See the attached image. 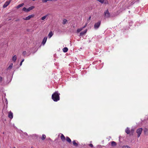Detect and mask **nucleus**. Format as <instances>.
Here are the masks:
<instances>
[{"label":"nucleus","mask_w":148,"mask_h":148,"mask_svg":"<svg viewBox=\"0 0 148 148\" xmlns=\"http://www.w3.org/2000/svg\"><path fill=\"white\" fill-rule=\"evenodd\" d=\"M67 22V20L66 19H64L63 20L62 24L63 25H65Z\"/></svg>","instance_id":"obj_15"},{"label":"nucleus","mask_w":148,"mask_h":148,"mask_svg":"<svg viewBox=\"0 0 148 148\" xmlns=\"http://www.w3.org/2000/svg\"><path fill=\"white\" fill-rule=\"evenodd\" d=\"M47 37H44V38H43V40L42 41V44L43 45H44L45 44V43L47 41Z\"/></svg>","instance_id":"obj_9"},{"label":"nucleus","mask_w":148,"mask_h":148,"mask_svg":"<svg viewBox=\"0 0 148 148\" xmlns=\"http://www.w3.org/2000/svg\"><path fill=\"white\" fill-rule=\"evenodd\" d=\"M63 51L64 52H66L68 51V49L67 47H64L62 49Z\"/></svg>","instance_id":"obj_13"},{"label":"nucleus","mask_w":148,"mask_h":148,"mask_svg":"<svg viewBox=\"0 0 148 148\" xmlns=\"http://www.w3.org/2000/svg\"><path fill=\"white\" fill-rule=\"evenodd\" d=\"M99 1L101 4L104 3V4H107L108 3V0H96Z\"/></svg>","instance_id":"obj_4"},{"label":"nucleus","mask_w":148,"mask_h":148,"mask_svg":"<svg viewBox=\"0 0 148 148\" xmlns=\"http://www.w3.org/2000/svg\"><path fill=\"white\" fill-rule=\"evenodd\" d=\"M61 140L63 141H64L65 140V138L64 136L62 134H61Z\"/></svg>","instance_id":"obj_11"},{"label":"nucleus","mask_w":148,"mask_h":148,"mask_svg":"<svg viewBox=\"0 0 148 148\" xmlns=\"http://www.w3.org/2000/svg\"><path fill=\"white\" fill-rule=\"evenodd\" d=\"M125 132L127 134H128L130 133V130L128 128H127L125 130Z\"/></svg>","instance_id":"obj_17"},{"label":"nucleus","mask_w":148,"mask_h":148,"mask_svg":"<svg viewBox=\"0 0 148 148\" xmlns=\"http://www.w3.org/2000/svg\"><path fill=\"white\" fill-rule=\"evenodd\" d=\"M51 0H42V2H43L45 3V2H47V1H51Z\"/></svg>","instance_id":"obj_30"},{"label":"nucleus","mask_w":148,"mask_h":148,"mask_svg":"<svg viewBox=\"0 0 148 148\" xmlns=\"http://www.w3.org/2000/svg\"><path fill=\"white\" fill-rule=\"evenodd\" d=\"M46 138V136L45 135V134H42V136L41 137V139L42 140H44L45 138Z\"/></svg>","instance_id":"obj_20"},{"label":"nucleus","mask_w":148,"mask_h":148,"mask_svg":"<svg viewBox=\"0 0 148 148\" xmlns=\"http://www.w3.org/2000/svg\"><path fill=\"white\" fill-rule=\"evenodd\" d=\"M73 145L76 147L78 145V144L75 142V140H74L72 142Z\"/></svg>","instance_id":"obj_14"},{"label":"nucleus","mask_w":148,"mask_h":148,"mask_svg":"<svg viewBox=\"0 0 148 148\" xmlns=\"http://www.w3.org/2000/svg\"><path fill=\"white\" fill-rule=\"evenodd\" d=\"M87 32V30H86L85 31H84V32H81L80 33V34L81 35H83L84 34H85V33H86Z\"/></svg>","instance_id":"obj_22"},{"label":"nucleus","mask_w":148,"mask_h":148,"mask_svg":"<svg viewBox=\"0 0 148 148\" xmlns=\"http://www.w3.org/2000/svg\"><path fill=\"white\" fill-rule=\"evenodd\" d=\"M12 66H13V64H12V63L11 64H10V66H9L8 68L9 69H11L12 67Z\"/></svg>","instance_id":"obj_28"},{"label":"nucleus","mask_w":148,"mask_h":148,"mask_svg":"<svg viewBox=\"0 0 148 148\" xmlns=\"http://www.w3.org/2000/svg\"><path fill=\"white\" fill-rule=\"evenodd\" d=\"M87 25V23H86L85 24V25L83 27H82V28H83V29Z\"/></svg>","instance_id":"obj_33"},{"label":"nucleus","mask_w":148,"mask_h":148,"mask_svg":"<svg viewBox=\"0 0 148 148\" xmlns=\"http://www.w3.org/2000/svg\"><path fill=\"white\" fill-rule=\"evenodd\" d=\"M111 145L112 146H115L116 145V143L114 141H112L111 143Z\"/></svg>","instance_id":"obj_21"},{"label":"nucleus","mask_w":148,"mask_h":148,"mask_svg":"<svg viewBox=\"0 0 148 148\" xmlns=\"http://www.w3.org/2000/svg\"><path fill=\"white\" fill-rule=\"evenodd\" d=\"M11 1V0H10V1H6L3 5V8H5L10 3Z\"/></svg>","instance_id":"obj_6"},{"label":"nucleus","mask_w":148,"mask_h":148,"mask_svg":"<svg viewBox=\"0 0 148 148\" xmlns=\"http://www.w3.org/2000/svg\"><path fill=\"white\" fill-rule=\"evenodd\" d=\"M60 94L58 91H55L52 95V99L54 101L57 102L60 99Z\"/></svg>","instance_id":"obj_1"},{"label":"nucleus","mask_w":148,"mask_h":148,"mask_svg":"<svg viewBox=\"0 0 148 148\" xmlns=\"http://www.w3.org/2000/svg\"><path fill=\"white\" fill-rule=\"evenodd\" d=\"M22 62H21L20 63V66H21V65H22Z\"/></svg>","instance_id":"obj_34"},{"label":"nucleus","mask_w":148,"mask_h":148,"mask_svg":"<svg viewBox=\"0 0 148 148\" xmlns=\"http://www.w3.org/2000/svg\"><path fill=\"white\" fill-rule=\"evenodd\" d=\"M35 0H32V1H35Z\"/></svg>","instance_id":"obj_39"},{"label":"nucleus","mask_w":148,"mask_h":148,"mask_svg":"<svg viewBox=\"0 0 148 148\" xmlns=\"http://www.w3.org/2000/svg\"><path fill=\"white\" fill-rule=\"evenodd\" d=\"M31 148H33L32 147H31Z\"/></svg>","instance_id":"obj_41"},{"label":"nucleus","mask_w":148,"mask_h":148,"mask_svg":"<svg viewBox=\"0 0 148 148\" xmlns=\"http://www.w3.org/2000/svg\"><path fill=\"white\" fill-rule=\"evenodd\" d=\"M34 16V14L31 15L25 18H23L25 20H29L31 18H33Z\"/></svg>","instance_id":"obj_7"},{"label":"nucleus","mask_w":148,"mask_h":148,"mask_svg":"<svg viewBox=\"0 0 148 148\" xmlns=\"http://www.w3.org/2000/svg\"><path fill=\"white\" fill-rule=\"evenodd\" d=\"M123 148H131L129 146L126 145V146H123Z\"/></svg>","instance_id":"obj_29"},{"label":"nucleus","mask_w":148,"mask_h":148,"mask_svg":"<svg viewBox=\"0 0 148 148\" xmlns=\"http://www.w3.org/2000/svg\"><path fill=\"white\" fill-rule=\"evenodd\" d=\"M8 116L10 119H12L13 118V113L11 111H10L8 112Z\"/></svg>","instance_id":"obj_8"},{"label":"nucleus","mask_w":148,"mask_h":148,"mask_svg":"<svg viewBox=\"0 0 148 148\" xmlns=\"http://www.w3.org/2000/svg\"><path fill=\"white\" fill-rule=\"evenodd\" d=\"M23 56H25L27 54V52L26 51H24L23 52Z\"/></svg>","instance_id":"obj_27"},{"label":"nucleus","mask_w":148,"mask_h":148,"mask_svg":"<svg viewBox=\"0 0 148 148\" xmlns=\"http://www.w3.org/2000/svg\"><path fill=\"white\" fill-rule=\"evenodd\" d=\"M53 35V34L52 32V31H50L48 35V36L49 38H50Z\"/></svg>","instance_id":"obj_12"},{"label":"nucleus","mask_w":148,"mask_h":148,"mask_svg":"<svg viewBox=\"0 0 148 148\" xmlns=\"http://www.w3.org/2000/svg\"><path fill=\"white\" fill-rule=\"evenodd\" d=\"M66 140L69 143H71V139L68 137L67 136L66 137Z\"/></svg>","instance_id":"obj_10"},{"label":"nucleus","mask_w":148,"mask_h":148,"mask_svg":"<svg viewBox=\"0 0 148 148\" xmlns=\"http://www.w3.org/2000/svg\"><path fill=\"white\" fill-rule=\"evenodd\" d=\"M105 16L106 18H109L110 15V14L109 13L108 10H106L104 12Z\"/></svg>","instance_id":"obj_5"},{"label":"nucleus","mask_w":148,"mask_h":148,"mask_svg":"<svg viewBox=\"0 0 148 148\" xmlns=\"http://www.w3.org/2000/svg\"><path fill=\"white\" fill-rule=\"evenodd\" d=\"M101 23V21H99L98 22L95 23L94 25L95 29H98L100 26Z\"/></svg>","instance_id":"obj_3"},{"label":"nucleus","mask_w":148,"mask_h":148,"mask_svg":"<svg viewBox=\"0 0 148 148\" xmlns=\"http://www.w3.org/2000/svg\"><path fill=\"white\" fill-rule=\"evenodd\" d=\"M58 0H51V1H57Z\"/></svg>","instance_id":"obj_36"},{"label":"nucleus","mask_w":148,"mask_h":148,"mask_svg":"<svg viewBox=\"0 0 148 148\" xmlns=\"http://www.w3.org/2000/svg\"><path fill=\"white\" fill-rule=\"evenodd\" d=\"M24 5V3H22L21 4H20L16 8H18L21 7H22Z\"/></svg>","instance_id":"obj_23"},{"label":"nucleus","mask_w":148,"mask_h":148,"mask_svg":"<svg viewBox=\"0 0 148 148\" xmlns=\"http://www.w3.org/2000/svg\"><path fill=\"white\" fill-rule=\"evenodd\" d=\"M144 132L145 134H147L148 133V129L145 128L144 129Z\"/></svg>","instance_id":"obj_18"},{"label":"nucleus","mask_w":148,"mask_h":148,"mask_svg":"<svg viewBox=\"0 0 148 148\" xmlns=\"http://www.w3.org/2000/svg\"><path fill=\"white\" fill-rule=\"evenodd\" d=\"M13 148H16L15 147H13Z\"/></svg>","instance_id":"obj_40"},{"label":"nucleus","mask_w":148,"mask_h":148,"mask_svg":"<svg viewBox=\"0 0 148 148\" xmlns=\"http://www.w3.org/2000/svg\"><path fill=\"white\" fill-rule=\"evenodd\" d=\"M48 16L47 15L45 16H44L41 18V19L42 20H44Z\"/></svg>","instance_id":"obj_25"},{"label":"nucleus","mask_w":148,"mask_h":148,"mask_svg":"<svg viewBox=\"0 0 148 148\" xmlns=\"http://www.w3.org/2000/svg\"><path fill=\"white\" fill-rule=\"evenodd\" d=\"M89 146L91 147H93V145L92 144H90L89 145Z\"/></svg>","instance_id":"obj_31"},{"label":"nucleus","mask_w":148,"mask_h":148,"mask_svg":"<svg viewBox=\"0 0 148 148\" xmlns=\"http://www.w3.org/2000/svg\"><path fill=\"white\" fill-rule=\"evenodd\" d=\"M34 8H35V7L34 6H32L29 7V8H28V12L30 10L33 9Z\"/></svg>","instance_id":"obj_19"},{"label":"nucleus","mask_w":148,"mask_h":148,"mask_svg":"<svg viewBox=\"0 0 148 148\" xmlns=\"http://www.w3.org/2000/svg\"><path fill=\"white\" fill-rule=\"evenodd\" d=\"M3 78L2 77H0V82H1Z\"/></svg>","instance_id":"obj_32"},{"label":"nucleus","mask_w":148,"mask_h":148,"mask_svg":"<svg viewBox=\"0 0 148 148\" xmlns=\"http://www.w3.org/2000/svg\"><path fill=\"white\" fill-rule=\"evenodd\" d=\"M83 29V28H81L79 29H78L77 30V32H79L82 31Z\"/></svg>","instance_id":"obj_26"},{"label":"nucleus","mask_w":148,"mask_h":148,"mask_svg":"<svg viewBox=\"0 0 148 148\" xmlns=\"http://www.w3.org/2000/svg\"><path fill=\"white\" fill-rule=\"evenodd\" d=\"M22 10L23 11L26 12H28V8L27 9L25 7H24L23 8Z\"/></svg>","instance_id":"obj_24"},{"label":"nucleus","mask_w":148,"mask_h":148,"mask_svg":"<svg viewBox=\"0 0 148 148\" xmlns=\"http://www.w3.org/2000/svg\"><path fill=\"white\" fill-rule=\"evenodd\" d=\"M91 18V16H89V18H88L89 20H90Z\"/></svg>","instance_id":"obj_35"},{"label":"nucleus","mask_w":148,"mask_h":148,"mask_svg":"<svg viewBox=\"0 0 148 148\" xmlns=\"http://www.w3.org/2000/svg\"><path fill=\"white\" fill-rule=\"evenodd\" d=\"M17 57L16 55H14L12 58V60L14 62H15L16 60Z\"/></svg>","instance_id":"obj_16"},{"label":"nucleus","mask_w":148,"mask_h":148,"mask_svg":"<svg viewBox=\"0 0 148 148\" xmlns=\"http://www.w3.org/2000/svg\"><path fill=\"white\" fill-rule=\"evenodd\" d=\"M142 131L143 129L141 128H139L136 131V132L137 134V136L138 138L140 136L141 134Z\"/></svg>","instance_id":"obj_2"},{"label":"nucleus","mask_w":148,"mask_h":148,"mask_svg":"<svg viewBox=\"0 0 148 148\" xmlns=\"http://www.w3.org/2000/svg\"><path fill=\"white\" fill-rule=\"evenodd\" d=\"M24 59H23L21 61V62H24Z\"/></svg>","instance_id":"obj_38"},{"label":"nucleus","mask_w":148,"mask_h":148,"mask_svg":"<svg viewBox=\"0 0 148 148\" xmlns=\"http://www.w3.org/2000/svg\"><path fill=\"white\" fill-rule=\"evenodd\" d=\"M134 130H131V132H134Z\"/></svg>","instance_id":"obj_37"}]
</instances>
